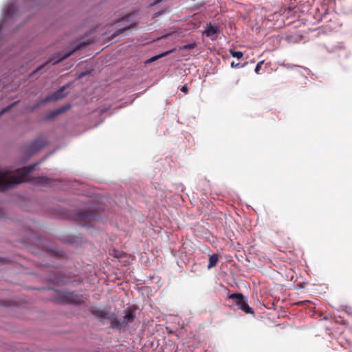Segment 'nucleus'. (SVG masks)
<instances>
[{
    "instance_id": "obj_4",
    "label": "nucleus",
    "mask_w": 352,
    "mask_h": 352,
    "mask_svg": "<svg viewBox=\"0 0 352 352\" xmlns=\"http://www.w3.org/2000/svg\"><path fill=\"white\" fill-rule=\"evenodd\" d=\"M57 301L60 303H70L79 305L83 302L82 296L75 294L74 292H69L62 294L58 297Z\"/></svg>"
},
{
    "instance_id": "obj_9",
    "label": "nucleus",
    "mask_w": 352,
    "mask_h": 352,
    "mask_svg": "<svg viewBox=\"0 0 352 352\" xmlns=\"http://www.w3.org/2000/svg\"><path fill=\"white\" fill-rule=\"evenodd\" d=\"M63 89L64 88L60 89L58 91L54 93L51 96L46 97L41 101V103H44L48 101L56 100L61 98L63 96L62 94Z\"/></svg>"
},
{
    "instance_id": "obj_11",
    "label": "nucleus",
    "mask_w": 352,
    "mask_h": 352,
    "mask_svg": "<svg viewBox=\"0 0 352 352\" xmlns=\"http://www.w3.org/2000/svg\"><path fill=\"white\" fill-rule=\"evenodd\" d=\"M16 11V8L14 4L11 3L8 4L5 9V18L8 19V18L12 16Z\"/></svg>"
},
{
    "instance_id": "obj_18",
    "label": "nucleus",
    "mask_w": 352,
    "mask_h": 352,
    "mask_svg": "<svg viewBox=\"0 0 352 352\" xmlns=\"http://www.w3.org/2000/svg\"><path fill=\"white\" fill-rule=\"evenodd\" d=\"M134 25H135V23H131V24H130V25H125L124 28H122L120 29L119 32H123L124 30H127V29H129V28H131V27L133 26Z\"/></svg>"
},
{
    "instance_id": "obj_23",
    "label": "nucleus",
    "mask_w": 352,
    "mask_h": 352,
    "mask_svg": "<svg viewBox=\"0 0 352 352\" xmlns=\"http://www.w3.org/2000/svg\"><path fill=\"white\" fill-rule=\"evenodd\" d=\"M163 0H155L153 3H151L150 6H155L159 3H160L161 1H162Z\"/></svg>"
},
{
    "instance_id": "obj_7",
    "label": "nucleus",
    "mask_w": 352,
    "mask_h": 352,
    "mask_svg": "<svg viewBox=\"0 0 352 352\" xmlns=\"http://www.w3.org/2000/svg\"><path fill=\"white\" fill-rule=\"evenodd\" d=\"M47 144V141L43 136H39L35 139L30 145V151L31 153H36Z\"/></svg>"
},
{
    "instance_id": "obj_3",
    "label": "nucleus",
    "mask_w": 352,
    "mask_h": 352,
    "mask_svg": "<svg viewBox=\"0 0 352 352\" xmlns=\"http://www.w3.org/2000/svg\"><path fill=\"white\" fill-rule=\"evenodd\" d=\"M229 299L234 300L235 304L245 314H254L253 309L251 308L248 303L247 298L241 293H234L228 296Z\"/></svg>"
},
{
    "instance_id": "obj_6",
    "label": "nucleus",
    "mask_w": 352,
    "mask_h": 352,
    "mask_svg": "<svg viewBox=\"0 0 352 352\" xmlns=\"http://www.w3.org/2000/svg\"><path fill=\"white\" fill-rule=\"evenodd\" d=\"M98 216L96 213L90 211H80L77 214L78 220L82 226H87L88 223L95 221Z\"/></svg>"
},
{
    "instance_id": "obj_12",
    "label": "nucleus",
    "mask_w": 352,
    "mask_h": 352,
    "mask_svg": "<svg viewBox=\"0 0 352 352\" xmlns=\"http://www.w3.org/2000/svg\"><path fill=\"white\" fill-rule=\"evenodd\" d=\"M219 261V256L216 254H213L209 258V263L208 265V269H211L217 265Z\"/></svg>"
},
{
    "instance_id": "obj_21",
    "label": "nucleus",
    "mask_w": 352,
    "mask_h": 352,
    "mask_svg": "<svg viewBox=\"0 0 352 352\" xmlns=\"http://www.w3.org/2000/svg\"><path fill=\"white\" fill-rule=\"evenodd\" d=\"M230 65H231V67H232V68H235V67H242L243 66L240 63H235L234 61H232Z\"/></svg>"
},
{
    "instance_id": "obj_24",
    "label": "nucleus",
    "mask_w": 352,
    "mask_h": 352,
    "mask_svg": "<svg viewBox=\"0 0 352 352\" xmlns=\"http://www.w3.org/2000/svg\"><path fill=\"white\" fill-rule=\"evenodd\" d=\"M87 74V72H81L78 74V78H82L83 76H86Z\"/></svg>"
},
{
    "instance_id": "obj_2",
    "label": "nucleus",
    "mask_w": 352,
    "mask_h": 352,
    "mask_svg": "<svg viewBox=\"0 0 352 352\" xmlns=\"http://www.w3.org/2000/svg\"><path fill=\"white\" fill-rule=\"evenodd\" d=\"M124 312L125 315L122 320L116 318L111 320V326L112 328L121 329L133 322L135 318V309L129 307Z\"/></svg>"
},
{
    "instance_id": "obj_22",
    "label": "nucleus",
    "mask_w": 352,
    "mask_h": 352,
    "mask_svg": "<svg viewBox=\"0 0 352 352\" xmlns=\"http://www.w3.org/2000/svg\"><path fill=\"white\" fill-rule=\"evenodd\" d=\"M181 91L185 94H186L188 91V87L187 86H183L181 89Z\"/></svg>"
},
{
    "instance_id": "obj_8",
    "label": "nucleus",
    "mask_w": 352,
    "mask_h": 352,
    "mask_svg": "<svg viewBox=\"0 0 352 352\" xmlns=\"http://www.w3.org/2000/svg\"><path fill=\"white\" fill-rule=\"evenodd\" d=\"M89 311L91 314L98 318H107L111 320L113 319L110 317L109 314L107 311L100 309L97 307H90Z\"/></svg>"
},
{
    "instance_id": "obj_14",
    "label": "nucleus",
    "mask_w": 352,
    "mask_h": 352,
    "mask_svg": "<svg viewBox=\"0 0 352 352\" xmlns=\"http://www.w3.org/2000/svg\"><path fill=\"white\" fill-rule=\"evenodd\" d=\"M230 52V54L234 58H236L238 59H240L243 57V54L242 52H239V51H235L232 49H230L229 50Z\"/></svg>"
},
{
    "instance_id": "obj_17",
    "label": "nucleus",
    "mask_w": 352,
    "mask_h": 352,
    "mask_svg": "<svg viewBox=\"0 0 352 352\" xmlns=\"http://www.w3.org/2000/svg\"><path fill=\"white\" fill-rule=\"evenodd\" d=\"M263 63H264V60H261V61H260V62H258V63H257V65H256V67H255V69H254L255 72H256L257 74H259V72H260V70H261V67H262V65L263 64Z\"/></svg>"
},
{
    "instance_id": "obj_19",
    "label": "nucleus",
    "mask_w": 352,
    "mask_h": 352,
    "mask_svg": "<svg viewBox=\"0 0 352 352\" xmlns=\"http://www.w3.org/2000/svg\"><path fill=\"white\" fill-rule=\"evenodd\" d=\"M15 104V103H13L12 104L7 107L6 108L3 109L1 111H0V116L3 113H5L6 111H7L8 109H10L11 108V107L14 106Z\"/></svg>"
},
{
    "instance_id": "obj_26",
    "label": "nucleus",
    "mask_w": 352,
    "mask_h": 352,
    "mask_svg": "<svg viewBox=\"0 0 352 352\" xmlns=\"http://www.w3.org/2000/svg\"><path fill=\"white\" fill-rule=\"evenodd\" d=\"M160 14H161V12H157V13H155V14H154V16H155V17H157V16H160Z\"/></svg>"
},
{
    "instance_id": "obj_25",
    "label": "nucleus",
    "mask_w": 352,
    "mask_h": 352,
    "mask_svg": "<svg viewBox=\"0 0 352 352\" xmlns=\"http://www.w3.org/2000/svg\"><path fill=\"white\" fill-rule=\"evenodd\" d=\"M130 16H131L130 15L126 16L125 17L122 18V21L128 20Z\"/></svg>"
},
{
    "instance_id": "obj_10",
    "label": "nucleus",
    "mask_w": 352,
    "mask_h": 352,
    "mask_svg": "<svg viewBox=\"0 0 352 352\" xmlns=\"http://www.w3.org/2000/svg\"><path fill=\"white\" fill-rule=\"evenodd\" d=\"M218 31L219 29L217 27L213 26L210 23L204 30V34L208 37L212 38L216 34H217Z\"/></svg>"
},
{
    "instance_id": "obj_13",
    "label": "nucleus",
    "mask_w": 352,
    "mask_h": 352,
    "mask_svg": "<svg viewBox=\"0 0 352 352\" xmlns=\"http://www.w3.org/2000/svg\"><path fill=\"white\" fill-rule=\"evenodd\" d=\"M69 108V106H66V107H63L58 109H56L55 111H54L53 112H52L49 116H48V119H51V118H54L55 116L59 115L60 113L65 111L67 109H68Z\"/></svg>"
},
{
    "instance_id": "obj_15",
    "label": "nucleus",
    "mask_w": 352,
    "mask_h": 352,
    "mask_svg": "<svg viewBox=\"0 0 352 352\" xmlns=\"http://www.w3.org/2000/svg\"><path fill=\"white\" fill-rule=\"evenodd\" d=\"M36 182L39 184H47L49 183V179L45 177H38L36 178Z\"/></svg>"
},
{
    "instance_id": "obj_1",
    "label": "nucleus",
    "mask_w": 352,
    "mask_h": 352,
    "mask_svg": "<svg viewBox=\"0 0 352 352\" xmlns=\"http://www.w3.org/2000/svg\"><path fill=\"white\" fill-rule=\"evenodd\" d=\"M86 45H87L86 43H81L80 44H78L75 47H74L72 50H71L69 52H67V53L64 54L63 55H60V53H56V54L52 55V56L50 57L49 60L45 63H44L42 65H41L40 67H38L37 68V69L35 70L33 73H35L36 72L41 71L44 69H45L46 67L50 63H52V65H54L65 60V58L70 56L74 52L82 48Z\"/></svg>"
},
{
    "instance_id": "obj_16",
    "label": "nucleus",
    "mask_w": 352,
    "mask_h": 352,
    "mask_svg": "<svg viewBox=\"0 0 352 352\" xmlns=\"http://www.w3.org/2000/svg\"><path fill=\"white\" fill-rule=\"evenodd\" d=\"M196 46L195 43H190L185 45H183L181 49L182 50H192L194 49Z\"/></svg>"
},
{
    "instance_id": "obj_20",
    "label": "nucleus",
    "mask_w": 352,
    "mask_h": 352,
    "mask_svg": "<svg viewBox=\"0 0 352 352\" xmlns=\"http://www.w3.org/2000/svg\"><path fill=\"white\" fill-rule=\"evenodd\" d=\"M170 52H171V51H170V52H166V53H164V54H161V55H160V56H155V57L152 58L151 59V61H153V60H157L159 57H162V56H165V55H166V54H168Z\"/></svg>"
},
{
    "instance_id": "obj_5",
    "label": "nucleus",
    "mask_w": 352,
    "mask_h": 352,
    "mask_svg": "<svg viewBox=\"0 0 352 352\" xmlns=\"http://www.w3.org/2000/svg\"><path fill=\"white\" fill-rule=\"evenodd\" d=\"M14 186V173L0 171V190L6 191Z\"/></svg>"
}]
</instances>
